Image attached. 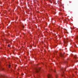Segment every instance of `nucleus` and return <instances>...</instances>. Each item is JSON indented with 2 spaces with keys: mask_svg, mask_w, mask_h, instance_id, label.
Listing matches in <instances>:
<instances>
[{
  "mask_svg": "<svg viewBox=\"0 0 78 78\" xmlns=\"http://www.w3.org/2000/svg\"><path fill=\"white\" fill-rule=\"evenodd\" d=\"M62 76H63V74H62Z\"/></svg>",
  "mask_w": 78,
  "mask_h": 78,
  "instance_id": "obj_15",
  "label": "nucleus"
},
{
  "mask_svg": "<svg viewBox=\"0 0 78 78\" xmlns=\"http://www.w3.org/2000/svg\"><path fill=\"white\" fill-rule=\"evenodd\" d=\"M0 67H1V65L0 64Z\"/></svg>",
  "mask_w": 78,
  "mask_h": 78,
  "instance_id": "obj_16",
  "label": "nucleus"
},
{
  "mask_svg": "<svg viewBox=\"0 0 78 78\" xmlns=\"http://www.w3.org/2000/svg\"><path fill=\"white\" fill-rule=\"evenodd\" d=\"M67 46H66V47Z\"/></svg>",
  "mask_w": 78,
  "mask_h": 78,
  "instance_id": "obj_19",
  "label": "nucleus"
},
{
  "mask_svg": "<svg viewBox=\"0 0 78 78\" xmlns=\"http://www.w3.org/2000/svg\"><path fill=\"white\" fill-rule=\"evenodd\" d=\"M8 47H10V46H9V44L8 45Z\"/></svg>",
  "mask_w": 78,
  "mask_h": 78,
  "instance_id": "obj_10",
  "label": "nucleus"
},
{
  "mask_svg": "<svg viewBox=\"0 0 78 78\" xmlns=\"http://www.w3.org/2000/svg\"><path fill=\"white\" fill-rule=\"evenodd\" d=\"M22 27H23V28H25V26H24V25H23V26H22Z\"/></svg>",
  "mask_w": 78,
  "mask_h": 78,
  "instance_id": "obj_7",
  "label": "nucleus"
},
{
  "mask_svg": "<svg viewBox=\"0 0 78 78\" xmlns=\"http://www.w3.org/2000/svg\"><path fill=\"white\" fill-rule=\"evenodd\" d=\"M51 70H52V69H51Z\"/></svg>",
  "mask_w": 78,
  "mask_h": 78,
  "instance_id": "obj_18",
  "label": "nucleus"
},
{
  "mask_svg": "<svg viewBox=\"0 0 78 78\" xmlns=\"http://www.w3.org/2000/svg\"><path fill=\"white\" fill-rule=\"evenodd\" d=\"M40 69H41V68H38V69H36L35 70H36V72L37 73L38 72H39V70H40Z\"/></svg>",
  "mask_w": 78,
  "mask_h": 78,
  "instance_id": "obj_3",
  "label": "nucleus"
},
{
  "mask_svg": "<svg viewBox=\"0 0 78 78\" xmlns=\"http://www.w3.org/2000/svg\"><path fill=\"white\" fill-rule=\"evenodd\" d=\"M58 74H56L55 75V77H56V78H58Z\"/></svg>",
  "mask_w": 78,
  "mask_h": 78,
  "instance_id": "obj_6",
  "label": "nucleus"
},
{
  "mask_svg": "<svg viewBox=\"0 0 78 78\" xmlns=\"http://www.w3.org/2000/svg\"><path fill=\"white\" fill-rule=\"evenodd\" d=\"M65 30H66V29H65Z\"/></svg>",
  "mask_w": 78,
  "mask_h": 78,
  "instance_id": "obj_17",
  "label": "nucleus"
},
{
  "mask_svg": "<svg viewBox=\"0 0 78 78\" xmlns=\"http://www.w3.org/2000/svg\"><path fill=\"white\" fill-rule=\"evenodd\" d=\"M76 39H78V37H76Z\"/></svg>",
  "mask_w": 78,
  "mask_h": 78,
  "instance_id": "obj_13",
  "label": "nucleus"
},
{
  "mask_svg": "<svg viewBox=\"0 0 78 78\" xmlns=\"http://www.w3.org/2000/svg\"><path fill=\"white\" fill-rule=\"evenodd\" d=\"M2 76H1L0 77V78H2Z\"/></svg>",
  "mask_w": 78,
  "mask_h": 78,
  "instance_id": "obj_11",
  "label": "nucleus"
},
{
  "mask_svg": "<svg viewBox=\"0 0 78 78\" xmlns=\"http://www.w3.org/2000/svg\"><path fill=\"white\" fill-rule=\"evenodd\" d=\"M76 55H75L74 56V58H75V59H77V57H76Z\"/></svg>",
  "mask_w": 78,
  "mask_h": 78,
  "instance_id": "obj_5",
  "label": "nucleus"
},
{
  "mask_svg": "<svg viewBox=\"0 0 78 78\" xmlns=\"http://www.w3.org/2000/svg\"><path fill=\"white\" fill-rule=\"evenodd\" d=\"M9 68H10V67H11V65H9Z\"/></svg>",
  "mask_w": 78,
  "mask_h": 78,
  "instance_id": "obj_9",
  "label": "nucleus"
},
{
  "mask_svg": "<svg viewBox=\"0 0 78 78\" xmlns=\"http://www.w3.org/2000/svg\"><path fill=\"white\" fill-rule=\"evenodd\" d=\"M65 63H66V64H67V63L68 62L67 61H65Z\"/></svg>",
  "mask_w": 78,
  "mask_h": 78,
  "instance_id": "obj_8",
  "label": "nucleus"
},
{
  "mask_svg": "<svg viewBox=\"0 0 78 78\" xmlns=\"http://www.w3.org/2000/svg\"><path fill=\"white\" fill-rule=\"evenodd\" d=\"M2 70H4V69L3 68H2Z\"/></svg>",
  "mask_w": 78,
  "mask_h": 78,
  "instance_id": "obj_12",
  "label": "nucleus"
},
{
  "mask_svg": "<svg viewBox=\"0 0 78 78\" xmlns=\"http://www.w3.org/2000/svg\"><path fill=\"white\" fill-rule=\"evenodd\" d=\"M68 38H66V39H63V42L64 43H66V42H68Z\"/></svg>",
  "mask_w": 78,
  "mask_h": 78,
  "instance_id": "obj_1",
  "label": "nucleus"
},
{
  "mask_svg": "<svg viewBox=\"0 0 78 78\" xmlns=\"http://www.w3.org/2000/svg\"><path fill=\"white\" fill-rule=\"evenodd\" d=\"M65 54V53H64L63 54H60V56L62 58H64V55Z\"/></svg>",
  "mask_w": 78,
  "mask_h": 78,
  "instance_id": "obj_2",
  "label": "nucleus"
},
{
  "mask_svg": "<svg viewBox=\"0 0 78 78\" xmlns=\"http://www.w3.org/2000/svg\"><path fill=\"white\" fill-rule=\"evenodd\" d=\"M53 71H54V72H55V70H54Z\"/></svg>",
  "mask_w": 78,
  "mask_h": 78,
  "instance_id": "obj_14",
  "label": "nucleus"
},
{
  "mask_svg": "<svg viewBox=\"0 0 78 78\" xmlns=\"http://www.w3.org/2000/svg\"><path fill=\"white\" fill-rule=\"evenodd\" d=\"M47 76L48 78H52V77H51V75L49 74H48V75H47Z\"/></svg>",
  "mask_w": 78,
  "mask_h": 78,
  "instance_id": "obj_4",
  "label": "nucleus"
}]
</instances>
